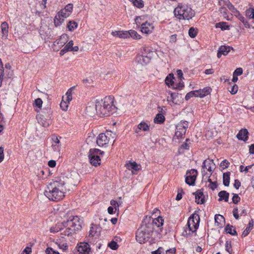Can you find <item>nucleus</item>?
<instances>
[{"instance_id":"603ef678","label":"nucleus","mask_w":254,"mask_h":254,"mask_svg":"<svg viewBox=\"0 0 254 254\" xmlns=\"http://www.w3.org/2000/svg\"><path fill=\"white\" fill-rule=\"evenodd\" d=\"M184 194L183 190L180 188L178 190V193L177 196L176 197V200H179L182 198V195Z\"/></svg>"},{"instance_id":"e2e57ef3","label":"nucleus","mask_w":254,"mask_h":254,"mask_svg":"<svg viewBox=\"0 0 254 254\" xmlns=\"http://www.w3.org/2000/svg\"><path fill=\"white\" fill-rule=\"evenodd\" d=\"M239 14L238 18L243 23V24L246 26L248 24V22L246 21L245 18L241 15L239 12L238 13Z\"/></svg>"},{"instance_id":"de8ad7c7","label":"nucleus","mask_w":254,"mask_h":254,"mask_svg":"<svg viewBox=\"0 0 254 254\" xmlns=\"http://www.w3.org/2000/svg\"><path fill=\"white\" fill-rule=\"evenodd\" d=\"M224 220V217L221 215H216L215 216V220L216 223L220 224Z\"/></svg>"},{"instance_id":"bf43d9fd","label":"nucleus","mask_w":254,"mask_h":254,"mask_svg":"<svg viewBox=\"0 0 254 254\" xmlns=\"http://www.w3.org/2000/svg\"><path fill=\"white\" fill-rule=\"evenodd\" d=\"M243 74V69L241 67L237 68L234 72L233 74L239 76Z\"/></svg>"},{"instance_id":"3c124183","label":"nucleus","mask_w":254,"mask_h":254,"mask_svg":"<svg viewBox=\"0 0 254 254\" xmlns=\"http://www.w3.org/2000/svg\"><path fill=\"white\" fill-rule=\"evenodd\" d=\"M225 250L227 251L230 254H231L232 249H231V242L227 241L225 244Z\"/></svg>"},{"instance_id":"473e14b6","label":"nucleus","mask_w":254,"mask_h":254,"mask_svg":"<svg viewBox=\"0 0 254 254\" xmlns=\"http://www.w3.org/2000/svg\"><path fill=\"white\" fill-rule=\"evenodd\" d=\"M130 1L134 6L141 8L144 6V2L142 0H129Z\"/></svg>"},{"instance_id":"1a4fd4ad","label":"nucleus","mask_w":254,"mask_h":254,"mask_svg":"<svg viewBox=\"0 0 254 254\" xmlns=\"http://www.w3.org/2000/svg\"><path fill=\"white\" fill-rule=\"evenodd\" d=\"M197 171L195 169H191L187 172L186 174V183L190 186H193L197 176Z\"/></svg>"},{"instance_id":"a18cd8bd","label":"nucleus","mask_w":254,"mask_h":254,"mask_svg":"<svg viewBox=\"0 0 254 254\" xmlns=\"http://www.w3.org/2000/svg\"><path fill=\"white\" fill-rule=\"evenodd\" d=\"M253 227V224L250 222L249 223L248 227L244 230V231L242 233V236L246 237L250 232L251 230L252 229Z\"/></svg>"},{"instance_id":"9b49d317","label":"nucleus","mask_w":254,"mask_h":254,"mask_svg":"<svg viewBox=\"0 0 254 254\" xmlns=\"http://www.w3.org/2000/svg\"><path fill=\"white\" fill-rule=\"evenodd\" d=\"M111 131H107L106 133H100L97 137L96 142L100 147L104 146L109 143L110 138L108 135H110Z\"/></svg>"},{"instance_id":"f8f14e48","label":"nucleus","mask_w":254,"mask_h":254,"mask_svg":"<svg viewBox=\"0 0 254 254\" xmlns=\"http://www.w3.org/2000/svg\"><path fill=\"white\" fill-rule=\"evenodd\" d=\"M88 157L89 162L92 166L97 167L100 165V156L96 154L92 150V148L89 151Z\"/></svg>"},{"instance_id":"c756f323","label":"nucleus","mask_w":254,"mask_h":254,"mask_svg":"<svg viewBox=\"0 0 254 254\" xmlns=\"http://www.w3.org/2000/svg\"><path fill=\"white\" fill-rule=\"evenodd\" d=\"M230 172H227L223 174V184L225 186H228L230 183Z\"/></svg>"},{"instance_id":"f3484780","label":"nucleus","mask_w":254,"mask_h":254,"mask_svg":"<svg viewBox=\"0 0 254 254\" xmlns=\"http://www.w3.org/2000/svg\"><path fill=\"white\" fill-rule=\"evenodd\" d=\"M231 49L233 50V49L230 46H221L218 51L217 57L220 58L222 55L224 56L227 55Z\"/></svg>"},{"instance_id":"4468645a","label":"nucleus","mask_w":254,"mask_h":254,"mask_svg":"<svg viewBox=\"0 0 254 254\" xmlns=\"http://www.w3.org/2000/svg\"><path fill=\"white\" fill-rule=\"evenodd\" d=\"M203 164V171L205 172V169L207 170L209 172V173L207 174L206 178H209V176L211 175V172L215 169V164L212 160L208 159L204 160Z\"/></svg>"},{"instance_id":"49530a36","label":"nucleus","mask_w":254,"mask_h":254,"mask_svg":"<svg viewBox=\"0 0 254 254\" xmlns=\"http://www.w3.org/2000/svg\"><path fill=\"white\" fill-rule=\"evenodd\" d=\"M64 11L67 12L70 14L71 13L73 9V4L72 3H68L67 4L65 7L64 8Z\"/></svg>"},{"instance_id":"ea45409f","label":"nucleus","mask_w":254,"mask_h":254,"mask_svg":"<svg viewBox=\"0 0 254 254\" xmlns=\"http://www.w3.org/2000/svg\"><path fill=\"white\" fill-rule=\"evenodd\" d=\"M57 15H58V18L61 17L64 19L68 17L70 14L67 12L64 11V9H62L57 13Z\"/></svg>"},{"instance_id":"9d476101","label":"nucleus","mask_w":254,"mask_h":254,"mask_svg":"<svg viewBox=\"0 0 254 254\" xmlns=\"http://www.w3.org/2000/svg\"><path fill=\"white\" fill-rule=\"evenodd\" d=\"M188 126V122L186 121L181 123L176 126V137L177 138H183V136H185Z\"/></svg>"},{"instance_id":"13d9d810","label":"nucleus","mask_w":254,"mask_h":254,"mask_svg":"<svg viewBox=\"0 0 254 254\" xmlns=\"http://www.w3.org/2000/svg\"><path fill=\"white\" fill-rule=\"evenodd\" d=\"M240 197L238 196L237 194H234V195L232 197V200L234 203H238L240 201Z\"/></svg>"},{"instance_id":"5701e85b","label":"nucleus","mask_w":254,"mask_h":254,"mask_svg":"<svg viewBox=\"0 0 254 254\" xmlns=\"http://www.w3.org/2000/svg\"><path fill=\"white\" fill-rule=\"evenodd\" d=\"M68 38V35L66 34H64L62 35L60 38V39H57L55 42V43L56 44L61 46H63L66 42L67 41V39Z\"/></svg>"},{"instance_id":"412c9836","label":"nucleus","mask_w":254,"mask_h":254,"mask_svg":"<svg viewBox=\"0 0 254 254\" xmlns=\"http://www.w3.org/2000/svg\"><path fill=\"white\" fill-rule=\"evenodd\" d=\"M94 76L92 74L90 76L83 79L82 82L86 87H93L94 86Z\"/></svg>"},{"instance_id":"5fc2aeb1","label":"nucleus","mask_w":254,"mask_h":254,"mask_svg":"<svg viewBox=\"0 0 254 254\" xmlns=\"http://www.w3.org/2000/svg\"><path fill=\"white\" fill-rule=\"evenodd\" d=\"M230 163L227 160H224L221 163L220 166L223 169H225L228 167Z\"/></svg>"},{"instance_id":"ddd939ff","label":"nucleus","mask_w":254,"mask_h":254,"mask_svg":"<svg viewBox=\"0 0 254 254\" xmlns=\"http://www.w3.org/2000/svg\"><path fill=\"white\" fill-rule=\"evenodd\" d=\"M78 254H89L91 250L89 245L86 242H81L76 247Z\"/></svg>"},{"instance_id":"4d7b16f0","label":"nucleus","mask_w":254,"mask_h":254,"mask_svg":"<svg viewBox=\"0 0 254 254\" xmlns=\"http://www.w3.org/2000/svg\"><path fill=\"white\" fill-rule=\"evenodd\" d=\"M247 14L249 15L250 18L254 19V9H250L246 11Z\"/></svg>"},{"instance_id":"39448f33","label":"nucleus","mask_w":254,"mask_h":254,"mask_svg":"<svg viewBox=\"0 0 254 254\" xmlns=\"http://www.w3.org/2000/svg\"><path fill=\"white\" fill-rule=\"evenodd\" d=\"M199 216L197 214H192L188 219V228L182 233L183 235L188 236L195 232L199 226Z\"/></svg>"},{"instance_id":"f03ea898","label":"nucleus","mask_w":254,"mask_h":254,"mask_svg":"<svg viewBox=\"0 0 254 254\" xmlns=\"http://www.w3.org/2000/svg\"><path fill=\"white\" fill-rule=\"evenodd\" d=\"M64 182L61 179L53 181L49 183L44 192L45 195L52 201H58L62 200L64 197Z\"/></svg>"},{"instance_id":"6e6d98bb","label":"nucleus","mask_w":254,"mask_h":254,"mask_svg":"<svg viewBox=\"0 0 254 254\" xmlns=\"http://www.w3.org/2000/svg\"><path fill=\"white\" fill-rule=\"evenodd\" d=\"M253 166V165H250V166H248L245 168L243 165H241L240 167V170L241 172L244 171V172H245L246 173H247L249 171V169L251 168Z\"/></svg>"},{"instance_id":"72a5a7b5","label":"nucleus","mask_w":254,"mask_h":254,"mask_svg":"<svg viewBox=\"0 0 254 254\" xmlns=\"http://www.w3.org/2000/svg\"><path fill=\"white\" fill-rule=\"evenodd\" d=\"M77 23L74 21H69L67 24L68 29L72 31L77 27Z\"/></svg>"},{"instance_id":"6e6552de","label":"nucleus","mask_w":254,"mask_h":254,"mask_svg":"<svg viewBox=\"0 0 254 254\" xmlns=\"http://www.w3.org/2000/svg\"><path fill=\"white\" fill-rule=\"evenodd\" d=\"M153 234L139 228L136 232V240L140 244H143L152 239Z\"/></svg>"},{"instance_id":"e433bc0d","label":"nucleus","mask_w":254,"mask_h":254,"mask_svg":"<svg viewBox=\"0 0 254 254\" xmlns=\"http://www.w3.org/2000/svg\"><path fill=\"white\" fill-rule=\"evenodd\" d=\"M137 128L143 131H147L149 129V126L145 122H141L138 125Z\"/></svg>"},{"instance_id":"09e8293b","label":"nucleus","mask_w":254,"mask_h":254,"mask_svg":"<svg viewBox=\"0 0 254 254\" xmlns=\"http://www.w3.org/2000/svg\"><path fill=\"white\" fill-rule=\"evenodd\" d=\"M129 31H120V34L119 37L121 38H129Z\"/></svg>"},{"instance_id":"79ce46f5","label":"nucleus","mask_w":254,"mask_h":254,"mask_svg":"<svg viewBox=\"0 0 254 254\" xmlns=\"http://www.w3.org/2000/svg\"><path fill=\"white\" fill-rule=\"evenodd\" d=\"M92 226L90 227V231L89 232V237H94L96 233H97V226L96 225H94L93 224H92Z\"/></svg>"},{"instance_id":"37998d69","label":"nucleus","mask_w":254,"mask_h":254,"mask_svg":"<svg viewBox=\"0 0 254 254\" xmlns=\"http://www.w3.org/2000/svg\"><path fill=\"white\" fill-rule=\"evenodd\" d=\"M227 7L234 13H238V11L235 8L234 6L229 1L226 3Z\"/></svg>"},{"instance_id":"f704fd0d","label":"nucleus","mask_w":254,"mask_h":254,"mask_svg":"<svg viewBox=\"0 0 254 254\" xmlns=\"http://www.w3.org/2000/svg\"><path fill=\"white\" fill-rule=\"evenodd\" d=\"M64 19L61 17L58 18V15L56 14L54 20L55 26L58 27L60 26L64 22Z\"/></svg>"},{"instance_id":"20e7f679","label":"nucleus","mask_w":254,"mask_h":254,"mask_svg":"<svg viewBox=\"0 0 254 254\" xmlns=\"http://www.w3.org/2000/svg\"><path fill=\"white\" fill-rule=\"evenodd\" d=\"M116 107L113 104L112 96H106L101 102L95 103L96 113L100 117H107L116 112Z\"/></svg>"},{"instance_id":"f257e3e1","label":"nucleus","mask_w":254,"mask_h":254,"mask_svg":"<svg viewBox=\"0 0 254 254\" xmlns=\"http://www.w3.org/2000/svg\"><path fill=\"white\" fill-rule=\"evenodd\" d=\"M84 225L83 218L78 216H71L66 221H64L61 224H58L54 228H51V232H56L60 231L61 234L69 236L76 234L80 231Z\"/></svg>"},{"instance_id":"c9c22d12","label":"nucleus","mask_w":254,"mask_h":254,"mask_svg":"<svg viewBox=\"0 0 254 254\" xmlns=\"http://www.w3.org/2000/svg\"><path fill=\"white\" fill-rule=\"evenodd\" d=\"M129 38L131 37L134 39H140L141 36L137 33L136 31L134 30H129Z\"/></svg>"},{"instance_id":"774afa93","label":"nucleus","mask_w":254,"mask_h":254,"mask_svg":"<svg viewBox=\"0 0 254 254\" xmlns=\"http://www.w3.org/2000/svg\"><path fill=\"white\" fill-rule=\"evenodd\" d=\"M52 140L55 144H53V145H56L57 144L60 143V141L58 137L56 135H53L52 137Z\"/></svg>"},{"instance_id":"58836bf2","label":"nucleus","mask_w":254,"mask_h":254,"mask_svg":"<svg viewBox=\"0 0 254 254\" xmlns=\"http://www.w3.org/2000/svg\"><path fill=\"white\" fill-rule=\"evenodd\" d=\"M75 88V86L71 87L66 92V101L68 102V103H69V102L72 100V90L74 89Z\"/></svg>"},{"instance_id":"6ab92c4d","label":"nucleus","mask_w":254,"mask_h":254,"mask_svg":"<svg viewBox=\"0 0 254 254\" xmlns=\"http://www.w3.org/2000/svg\"><path fill=\"white\" fill-rule=\"evenodd\" d=\"M52 111L49 106L41 110V116L46 120L51 119L52 117Z\"/></svg>"},{"instance_id":"2eb2a0df","label":"nucleus","mask_w":254,"mask_h":254,"mask_svg":"<svg viewBox=\"0 0 254 254\" xmlns=\"http://www.w3.org/2000/svg\"><path fill=\"white\" fill-rule=\"evenodd\" d=\"M150 60L151 57L143 55H138L135 58V61L138 64L145 65L150 62Z\"/></svg>"},{"instance_id":"b1692460","label":"nucleus","mask_w":254,"mask_h":254,"mask_svg":"<svg viewBox=\"0 0 254 254\" xmlns=\"http://www.w3.org/2000/svg\"><path fill=\"white\" fill-rule=\"evenodd\" d=\"M73 45V42L72 40H70L69 42L64 46V47L61 50L60 55L61 56L64 55L65 53L67 52L68 51H71V48L72 46Z\"/></svg>"},{"instance_id":"a878e982","label":"nucleus","mask_w":254,"mask_h":254,"mask_svg":"<svg viewBox=\"0 0 254 254\" xmlns=\"http://www.w3.org/2000/svg\"><path fill=\"white\" fill-rule=\"evenodd\" d=\"M189 140V139L187 138L185 139L186 142H184L181 144L180 146L178 148V152L179 153H182L184 152L185 150H188L189 149V144L187 143Z\"/></svg>"},{"instance_id":"bb28decb","label":"nucleus","mask_w":254,"mask_h":254,"mask_svg":"<svg viewBox=\"0 0 254 254\" xmlns=\"http://www.w3.org/2000/svg\"><path fill=\"white\" fill-rule=\"evenodd\" d=\"M229 194L226 191L222 190L219 192L218 196H219V200L221 201L222 199H224L226 202L228 201Z\"/></svg>"},{"instance_id":"4c0bfd02","label":"nucleus","mask_w":254,"mask_h":254,"mask_svg":"<svg viewBox=\"0 0 254 254\" xmlns=\"http://www.w3.org/2000/svg\"><path fill=\"white\" fill-rule=\"evenodd\" d=\"M92 105H89L86 107V110L87 113L90 114V116H92L93 114H95L96 112L95 110V104L92 103Z\"/></svg>"},{"instance_id":"393cba45","label":"nucleus","mask_w":254,"mask_h":254,"mask_svg":"<svg viewBox=\"0 0 254 254\" xmlns=\"http://www.w3.org/2000/svg\"><path fill=\"white\" fill-rule=\"evenodd\" d=\"M165 118L161 113H158L154 119V122L157 124H162L165 121Z\"/></svg>"},{"instance_id":"dca6fc26","label":"nucleus","mask_w":254,"mask_h":254,"mask_svg":"<svg viewBox=\"0 0 254 254\" xmlns=\"http://www.w3.org/2000/svg\"><path fill=\"white\" fill-rule=\"evenodd\" d=\"M154 29V26L152 24L146 22L141 24V31L142 33L145 34H149L152 32Z\"/></svg>"},{"instance_id":"c03bdc74","label":"nucleus","mask_w":254,"mask_h":254,"mask_svg":"<svg viewBox=\"0 0 254 254\" xmlns=\"http://www.w3.org/2000/svg\"><path fill=\"white\" fill-rule=\"evenodd\" d=\"M108 246L113 250H116L119 248V245L117 242L112 241L108 243Z\"/></svg>"},{"instance_id":"338daca9","label":"nucleus","mask_w":254,"mask_h":254,"mask_svg":"<svg viewBox=\"0 0 254 254\" xmlns=\"http://www.w3.org/2000/svg\"><path fill=\"white\" fill-rule=\"evenodd\" d=\"M4 148L2 146L0 147V163H1L4 159Z\"/></svg>"},{"instance_id":"423d86ee","label":"nucleus","mask_w":254,"mask_h":254,"mask_svg":"<svg viewBox=\"0 0 254 254\" xmlns=\"http://www.w3.org/2000/svg\"><path fill=\"white\" fill-rule=\"evenodd\" d=\"M194 15L192 9L186 5H178L176 7V17L179 19L190 20Z\"/></svg>"},{"instance_id":"2f4dec72","label":"nucleus","mask_w":254,"mask_h":254,"mask_svg":"<svg viewBox=\"0 0 254 254\" xmlns=\"http://www.w3.org/2000/svg\"><path fill=\"white\" fill-rule=\"evenodd\" d=\"M225 231L226 233H229L232 235H237L236 230L233 229V227L230 225H227L225 227Z\"/></svg>"},{"instance_id":"7ed1b4c3","label":"nucleus","mask_w":254,"mask_h":254,"mask_svg":"<svg viewBox=\"0 0 254 254\" xmlns=\"http://www.w3.org/2000/svg\"><path fill=\"white\" fill-rule=\"evenodd\" d=\"M164 219L162 217L153 218L151 216H145L139 227L146 232H149L153 234L154 232L160 233L162 231Z\"/></svg>"},{"instance_id":"a211bd4d","label":"nucleus","mask_w":254,"mask_h":254,"mask_svg":"<svg viewBox=\"0 0 254 254\" xmlns=\"http://www.w3.org/2000/svg\"><path fill=\"white\" fill-rule=\"evenodd\" d=\"M174 74L173 73H169L165 78V84L169 87L175 89V82L174 79Z\"/></svg>"},{"instance_id":"0e129e2a","label":"nucleus","mask_w":254,"mask_h":254,"mask_svg":"<svg viewBox=\"0 0 254 254\" xmlns=\"http://www.w3.org/2000/svg\"><path fill=\"white\" fill-rule=\"evenodd\" d=\"M177 73L178 79L180 81H182V79H184L183 73L181 69L177 70Z\"/></svg>"},{"instance_id":"c85d7f7f","label":"nucleus","mask_w":254,"mask_h":254,"mask_svg":"<svg viewBox=\"0 0 254 254\" xmlns=\"http://www.w3.org/2000/svg\"><path fill=\"white\" fill-rule=\"evenodd\" d=\"M127 168L129 170H133L134 171H137L139 170V165L137 164L135 162H129L127 164Z\"/></svg>"},{"instance_id":"7c9ffc66","label":"nucleus","mask_w":254,"mask_h":254,"mask_svg":"<svg viewBox=\"0 0 254 254\" xmlns=\"http://www.w3.org/2000/svg\"><path fill=\"white\" fill-rule=\"evenodd\" d=\"M1 29L3 36L7 35L8 32V25L6 22L4 21L1 23Z\"/></svg>"},{"instance_id":"864d4df0","label":"nucleus","mask_w":254,"mask_h":254,"mask_svg":"<svg viewBox=\"0 0 254 254\" xmlns=\"http://www.w3.org/2000/svg\"><path fill=\"white\" fill-rule=\"evenodd\" d=\"M63 100H62V101L61 102V104H60V107L64 111H66L67 110V108H68V102L67 103L66 102H63Z\"/></svg>"},{"instance_id":"a19ab883","label":"nucleus","mask_w":254,"mask_h":254,"mask_svg":"<svg viewBox=\"0 0 254 254\" xmlns=\"http://www.w3.org/2000/svg\"><path fill=\"white\" fill-rule=\"evenodd\" d=\"M197 29L193 27H190L189 30V35L191 38H194L197 35Z\"/></svg>"},{"instance_id":"69168bd1","label":"nucleus","mask_w":254,"mask_h":254,"mask_svg":"<svg viewBox=\"0 0 254 254\" xmlns=\"http://www.w3.org/2000/svg\"><path fill=\"white\" fill-rule=\"evenodd\" d=\"M152 254H164L163 249L159 247L157 250L153 251Z\"/></svg>"},{"instance_id":"cd10ccee","label":"nucleus","mask_w":254,"mask_h":254,"mask_svg":"<svg viewBox=\"0 0 254 254\" xmlns=\"http://www.w3.org/2000/svg\"><path fill=\"white\" fill-rule=\"evenodd\" d=\"M167 92L168 93V95L167 97V101L171 106H173L175 104L174 101L175 99L174 93L171 92V91H167Z\"/></svg>"},{"instance_id":"0eeeda50","label":"nucleus","mask_w":254,"mask_h":254,"mask_svg":"<svg viewBox=\"0 0 254 254\" xmlns=\"http://www.w3.org/2000/svg\"><path fill=\"white\" fill-rule=\"evenodd\" d=\"M211 89L209 87H206L203 89L190 91L187 94L185 97L186 100H188L192 97H204L210 94Z\"/></svg>"},{"instance_id":"aec40b11","label":"nucleus","mask_w":254,"mask_h":254,"mask_svg":"<svg viewBox=\"0 0 254 254\" xmlns=\"http://www.w3.org/2000/svg\"><path fill=\"white\" fill-rule=\"evenodd\" d=\"M195 198V202L197 204H203L204 202V196L200 190H198L194 193Z\"/></svg>"},{"instance_id":"680f3d73","label":"nucleus","mask_w":254,"mask_h":254,"mask_svg":"<svg viewBox=\"0 0 254 254\" xmlns=\"http://www.w3.org/2000/svg\"><path fill=\"white\" fill-rule=\"evenodd\" d=\"M92 150L94 151L96 154L100 156H103V155L104 154V152L101 151V150L97 148H92Z\"/></svg>"},{"instance_id":"8fccbe9b","label":"nucleus","mask_w":254,"mask_h":254,"mask_svg":"<svg viewBox=\"0 0 254 254\" xmlns=\"http://www.w3.org/2000/svg\"><path fill=\"white\" fill-rule=\"evenodd\" d=\"M42 104H43V101L41 98H38L36 99H35V103H34L35 107L39 108H41L42 107Z\"/></svg>"},{"instance_id":"052dcab7","label":"nucleus","mask_w":254,"mask_h":254,"mask_svg":"<svg viewBox=\"0 0 254 254\" xmlns=\"http://www.w3.org/2000/svg\"><path fill=\"white\" fill-rule=\"evenodd\" d=\"M238 89V87L236 84H234L232 87L231 90H230V93L232 94H236Z\"/></svg>"},{"instance_id":"4be33fe9","label":"nucleus","mask_w":254,"mask_h":254,"mask_svg":"<svg viewBox=\"0 0 254 254\" xmlns=\"http://www.w3.org/2000/svg\"><path fill=\"white\" fill-rule=\"evenodd\" d=\"M248 131L247 129L240 130L237 135V137L239 140H245L248 138Z\"/></svg>"}]
</instances>
